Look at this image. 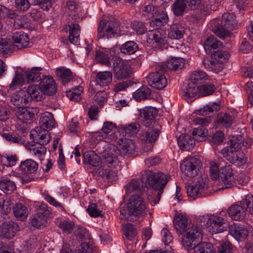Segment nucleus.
I'll return each instance as SVG.
<instances>
[{
	"label": "nucleus",
	"instance_id": "1",
	"mask_svg": "<svg viewBox=\"0 0 253 253\" xmlns=\"http://www.w3.org/2000/svg\"><path fill=\"white\" fill-rule=\"evenodd\" d=\"M170 179L169 175L161 172H154L151 170H145L141 172V181L146 185L148 184L154 190H158L157 198L154 201L156 204L160 200L164 189Z\"/></svg>",
	"mask_w": 253,
	"mask_h": 253
},
{
	"label": "nucleus",
	"instance_id": "2",
	"mask_svg": "<svg viewBox=\"0 0 253 253\" xmlns=\"http://www.w3.org/2000/svg\"><path fill=\"white\" fill-rule=\"evenodd\" d=\"M236 24L235 15L230 13H224L221 20L216 18L211 22L212 31L221 39L228 35L229 31L233 30Z\"/></svg>",
	"mask_w": 253,
	"mask_h": 253
},
{
	"label": "nucleus",
	"instance_id": "3",
	"mask_svg": "<svg viewBox=\"0 0 253 253\" xmlns=\"http://www.w3.org/2000/svg\"><path fill=\"white\" fill-rule=\"evenodd\" d=\"M100 155L104 166L111 169L120 168L121 165L119 159L120 154L117 146L110 144L105 149L101 152Z\"/></svg>",
	"mask_w": 253,
	"mask_h": 253
},
{
	"label": "nucleus",
	"instance_id": "4",
	"mask_svg": "<svg viewBox=\"0 0 253 253\" xmlns=\"http://www.w3.org/2000/svg\"><path fill=\"white\" fill-rule=\"evenodd\" d=\"M117 21L102 19L98 24L97 37L98 39H109L115 37L118 31Z\"/></svg>",
	"mask_w": 253,
	"mask_h": 253
},
{
	"label": "nucleus",
	"instance_id": "5",
	"mask_svg": "<svg viewBox=\"0 0 253 253\" xmlns=\"http://www.w3.org/2000/svg\"><path fill=\"white\" fill-rule=\"evenodd\" d=\"M229 54L225 51L217 50L213 51L211 60L204 62L205 67L210 71L217 73L222 69L223 64L229 59Z\"/></svg>",
	"mask_w": 253,
	"mask_h": 253
},
{
	"label": "nucleus",
	"instance_id": "6",
	"mask_svg": "<svg viewBox=\"0 0 253 253\" xmlns=\"http://www.w3.org/2000/svg\"><path fill=\"white\" fill-rule=\"evenodd\" d=\"M164 72V67L162 65L157 66L156 71L150 73L147 77L148 84L157 89L165 88L168 84V82Z\"/></svg>",
	"mask_w": 253,
	"mask_h": 253
},
{
	"label": "nucleus",
	"instance_id": "7",
	"mask_svg": "<svg viewBox=\"0 0 253 253\" xmlns=\"http://www.w3.org/2000/svg\"><path fill=\"white\" fill-rule=\"evenodd\" d=\"M146 203L143 198L138 195H133L129 198L127 204L128 213L134 216H142L145 214Z\"/></svg>",
	"mask_w": 253,
	"mask_h": 253
},
{
	"label": "nucleus",
	"instance_id": "8",
	"mask_svg": "<svg viewBox=\"0 0 253 253\" xmlns=\"http://www.w3.org/2000/svg\"><path fill=\"white\" fill-rule=\"evenodd\" d=\"M112 68L115 78L118 80L125 79L130 74L129 66L118 56H114L112 58Z\"/></svg>",
	"mask_w": 253,
	"mask_h": 253
},
{
	"label": "nucleus",
	"instance_id": "9",
	"mask_svg": "<svg viewBox=\"0 0 253 253\" xmlns=\"http://www.w3.org/2000/svg\"><path fill=\"white\" fill-rule=\"evenodd\" d=\"M203 218L207 219L206 221V227L209 232L211 234L220 233L226 230L223 224L225 223L224 219L217 215H208L204 216Z\"/></svg>",
	"mask_w": 253,
	"mask_h": 253
},
{
	"label": "nucleus",
	"instance_id": "10",
	"mask_svg": "<svg viewBox=\"0 0 253 253\" xmlns=\"http://www.w3.org/2000/svg\"><path fill=\"white\" fill-rule=\"evenodd\" d=\"M221 153L227 161L236 166H241L247 162V158L240 151L225 147Z\"/></svg>",
	"mask_w": 253,
	"mask_h": 253
},
{
	"label": "nucleus",
	"instance_id": "11",
	"mask_svg": "<svg viewBox=\"0 0 253 253\" xmlns=\"http://www.w3.org/2000/svg\"><path fill=\"white\" fill-rule=\"evenodd\" d=\"M199 160L195 157L185 158L180 164L181 171L187 177H194L198 174L197 166Z\"/></svg>",
	"mask_w": 253,
	"mask_h": 253
},
{
	"label": "nucleus",
	"instance_id": "12",
	"mask_svg": "<svg viewBox=\"0 0 253 253\" xmlns=\"http://www.w3.org/2000/svg\"><path fill=\"white\" fill-rule=\"evenodd\" d=\"M158 113V109L151 106H145L139 110V116L143 126L149 127L154 123Z\"/></svg>",
	"mask_w": 253,
	"mask_h": 253
},
{
	"label": "nucleus",
	"instance_id": "13",
	"mask_svg": "<svg viewBox=\"0 0 253 253\" xmlns=\"http://www.w3.org/2000/svg\"><path fill=\"white\" fill-rule=\"evenodd\" d=\"M112 73L109 71L99 72L92 81V86L95 90H100L108 86L112 81Z\"/></svg>",
	"mask_w": 253,
	"mask_h": 253
},
{
	"label": "nucleus",
	"instance_id": "14",
	"mask_svg": "<svg viewBox=\"0 0 253 253\" xmlns=\"http://www.w3.org/2000/svg\"><path fill=\"white\" fill-rule=\"evenodd\" d=\"M118 150L121 157H130L135 152V145L132 140L121 138L118 140Z\"/></svg>",
	"mask_w": 253,
	"mask_h": 253
},
{
	"label": "nucleus",
	"instance_id": "15",
	"mask_svg": "<svg viewBox=\"0 0 253 253\" xmlns=\"http://www.w3.org/2000/svg\"><path fill=\"white\" fill-rule=\"evenodd\" d=\"M40 91L44 94L52 95L57 90V85L53 78L50 76H44L39 84Z\"/></svg>",
	"mask_w": 253,
	"mask_h": 253
},
{
	"label": "nucleus",
	"instance_id": "16",
	"mask_svg": "<svg viewBox=\"0 0 253 253\" xmlns=\"http://www.w3.org/2000/svg\"><path fill=\"white\" fill-rule=\"evenodd\" d=\"M229 233L233 237H253V227L247 229L244 225L234 223L229 227Z\"/></svg>",
	"mask_w": 253,
	"mask_h": 253
},
{
	"label": "nucleus",
	"instance_id": "17",
	"mask_svg": "<svg viewBox=\"0 0 253 253\" xmlns=\"http://www.w3.org/2000/svg\"><path fill=\"white\" fill-rule=\"evenodd\" d=\"M220 178L224 184V187L222 188H230L233 185L234 176L232 169L230 165H226L221 167L219 169Z\"/></svg>",
	"mask_w": 253,
	"mask_h": 253
},
{
	"label": "nucleus",
	"instance_id": "18",
	"mask_svg": "<svg viewBox=\"0 0 253 253\" xmlns=\"http://www.w3.org/2000/svg\"><path fill=\"white\" fill-rule=\"evenodd\" d=\"M92 174L97 176L101 177L104 180L107 182H113L117 179L118 176L115 170H110L104 169L103 167L94 168L92 170Z\"/></svg>",
	"mask_w": 253,
	"mask_h": 253
},
{
	"label": "nucleus",
	"instance_id": "19",
	"mask_svg": "<svg viewBox=\"0 0 253 253\" xmlns=\"http://www.w3.org/2000/svg\"><path fill=\"white\" fill-rule=\"evenodd\" d=\"M207 189L208 185L206 182L203 180H199L196 184L187 187V194L191 197H201Z\"/></svg>",
	"mask_w": 253,
	"mask_h": 253
},
{
	"label": "nucleus",
	"instance_id": "20",
	"mask_svg": "<svg viewBox=\"0 0 253 253\" xmlns=\"http://www.w3.org/2000/svg\"><path fill=\"white\" fill-rule=\"evenodd\" d=\"M116 128L115 124L112 122H106L104 123L102 129L94 133V136L98 140L108 141L109 140L108 134Z\"/></svg>",
	"mask_w": 253,
	"mask_h": 253
},
{
	"label": "nucleus",
	"instance_id": "21",
	"mask_svg": "<svg viewBox=\"0 0 253 253\" xmlns=\"http://www.w3.org/2000/svg\"><path fill=\"white\" fill-rule=\"evenodd\" d=\"M17 118L24 123H31L34 118L35 113L31 109L24 107H19L15 110Z\"/></svg>",
	"mask_w": 253,
	"mask_h": 253
},
{
	"label": "nucleus",
	"instance_id": "22",
	"mask_svg": "<svg viewBox=\"0 0 253 253\" xmlns=\"http://www.w3.org/2000/svg\"><path fill=\"white\" fill-rule=\"evenodd\" d=\"M227 212L231 218L236 221H241L244 219L246 215V211L241 205L238 204L230 206L228 208Z\"/></svg>",
	"mask_w": 253,
	"mask_h": 253
},
{
	"label": "nucleus",
	"instance_id": "23",
	"mask_svg": "<svg viewBox=\"0 0 253 253\" xmlns=\"http://www.w3.org/2000/svg\"><path fill=\"white\" fill-rule=\"evenodd\" d=\"M140 125L137 122H133L126 125H122L119 126V130L121 133L126 136L130 137L135 136L140 130Z\"/></svg>",
	"mask_w": 253,
	"mask_h": 253
},
{
	"label": "nucleus",
	"instance_id": "24",
	"mask_svg": "<svg viewBox=\"0 0 253 253\" xmlns=\"http://www.w3.org/2000/svg\"><path fill=\"white\" fill-rule=\"evenodd\" d=\"M149 39L152 42L154 47L158 48H162L166 43V34L162 31L156 30L149 34Z\"/></svg>",
	"mask_w": 253,
	"mask_h": 253
},
{
	"label": "nucleus",
	"instance_id": "25",
	"mask_svg": "<svg viewBox=\"0 0 253 253\" xmlns=\"http://www.w3.org/2000/svg\"><path fill=\"white\" fill-rule=\"evenodd\" d=\"M154 18L150 21V25L156 29L164 26L169 22L167 13L161 9H158L155 14Z\"/></svg>",
	"mask_w": 253,
	"mask_h": 253
},
{
	"label": "nucleus",
	"instance_id": "26",
	"mask_svg": "<svg viewBox=\"0 0 253 253\" xmlns=\"http://www.w3.org/2000/svg\"><path fill=\"white\" fill-rule=\"evenodd\" d=\"M12 210L14 216L17 220L24 221L27 219L29 211L25 204L21 203H16Z\"/></svg>",
	"mask_w": 253,
	"mask_h": 253
},
{
	"label": "nucleus",
	"instance_id": "27",
	"mask_svg": "<svg viewBox=\"0 0 253 253\" xmlns=\"http://www.w3.org/2000/svg\"><path fill=\"white\" fill-rule=\"evenodd\" d=\"M12 39L15 44L14 46L18 49L27 47L30 43V39L27 34L22 32L14 33Z\"/></svg>",
	"mask_w": 253,
	"mask_h": 253
},
{
	"label": "nucleus",
	"instance_id": "28",
	"mask_svg": "<svg viewBox=\"0 0 253 253\" xmlns=\"http://www.w3.org/2000/svg\"><path fill=\"white\" fill-rule=\"evenodd\" d=\"M185 33L184 27L179 24H174L168 29V38L171 40H180Z\"/></svg>",
	"mask_w": 253,
	"mask_h": 253
},
{
	"label": "nucleus",
	"instance_id": "29",
	"mask_svg": "<svg viewBox=\"0 0 253 253\" xmlns=\"http://www.w3.org/2000/svg\"><path fill=\"white\" fill-rule=\"evenodd\" d=\"M43 93L40 91L39 85L32 84L29 86L26 91V96L28 98V102L31 100L34 101H41Z\"/></svg>",
	"mask_w": 253,
	"mask_h": 253
},
{
	"label": "nucleus",
	"instance_id": "30",
	"mask_svg": "<svg viewBox=\"0 0 253 253\" xmlns=\"http://www.w3.org/2000/svg\"><path fill=\"white\" fill-rule=\"evenodd\" d=\"M38 167V164L35 161L29 159L22 161L19 169L23 174H31L36 172Z\"/></svg>",
	"mask_w": 253,
	"mask_h": 253
},
{
	"label": "nucleus",
	"instance_id": "31",
	"mask_svg": "<svg viewBox=\"0 0 253 253\" xmlns=\"http://www.w3.org/2000/svg\"><path fill=\"white\" fill-rule=\"evenodd\" d=\"M199 96V86L191 83L187 85L182 91V96L187 102L191 101V99L196 96Z\"/></svg>",
	"mask_w": 253,
	"mask_h": 253
},
{
	"label": "nucleus",
	"instance_id": "32",
	"mask_svg": "<svg viewBox=\"0 0 253 253\" xmlns=\"http://www.w3.org/2000/svg\"><path fill=\"white\" fill-rule=\"evenodd\" d=\"M174 227L179 235L184 234L188 227V218L186 215H178L173 221Z\"/></svg>",
	"mask_w": 253,
	"mask_h": 253
},
{
	"label": "nucleus",
	"instance_id": "33",
	"mask_svg": "<svg viewBox=\"0 0 253 253\" xmlns=\"http://www.w3.org/2000/svg\"><path fill=\"white\" fill-rule=\"evenodd\" d=\"M10 101L17 108L23 107L24 104L28 103V98L26 96V91L23 90L16 91L11 95Z\"/></svg>",
	"mask_w": 253,
	"mask_h": 253
},
{
	"label": "nucleus",
	"instance_id": "34",
	"mask_svg": "<svg viewBox=\"0 0 253 253\" xmlns=\"http://www.w3.org/2000/svg\"><path fill=\"white\" fill-rule=\"evenodd\" d=\"M222 47V43L213 36L209 37L205 42L204 48L207 52H211L219 50Z\"/></svg>",
	"mask_w": 253,
	"mask_h": 253
},
{
	"label": "nucleus",
	"instance_id": "35",
	"mask_svg": "<svg viewBox=\"0 0 253 253\" xmlns=\"http://www.w3.org/2000/svg\"><path fill=\"white\" fill-rule=\"evenodd\" d=\"M55 74L60 78L64 85L67 84L73 78L72 73L70 70L65 67L57 68L55 71Z\"/></svg>",
	"mask_w": 253,
	"mask_h": 253
},
{
	"label": "nucleus",
	"instance_id": "36",
	"mask_svg": "<svg viewBox=\"0 0 253 253\" xmlns=\"http://www.w3.org/2000/svg\"><path fill=\"white\" fill-rule=\"evenodd\" d=\"M69 40L74 44L78 45L80 43V27L78 24L69 25Z\"/></svg>",
	"mask_w": 253,
	"mask_h": 253
},
{
	"label": "nucleus",
	"instance_id": "37",
	"mask_svg": "<svg viewBox=\"0 0 253 253\" xmlns=\"http://www.w3.org/2000/svg\"><path fill=\"white\" fill-rule=\"evenodd\" d=\"M84 161L91 165V171L94 168H99L100 165V158L94 152H86L83 154Z\"/></svg>",
	"mask_w": 253,
	"mask_h": 253
},
{
	"label": "nucleus",
	"instance_id": "38",
	"mask_svg": "<svg viewBox=\"0 0 253 253\" xmlns=\"http://www.w3.org/2000/svg\"><path fill=\"white\" fill-rule=\"evenodd\" d=\"M160 132L158 129H149L141 133V140L145 143H152L157 139Z\"/></svg>",
	"mask_w": 253,
	"mask_h": 253
},
{
	"label": "nucleus",
	"instance_id": "39",
	"mask_svg": "<svg viewBox=\"0 0 253 253\" xmlns=\"http://www.w3.org/2000/svg\"><path fill=\"white\" fill-rule=\"evenodd\" d=\"M177 142L180 148L186 151L191 150L194 146V140L189 135H181L177 139Z\"/></svg>",
	"mask_w": 253,
	"mask_h": 253
},
{
	"label": "nucleus",
	"instance_id": "40",
	"mask_svg": "<svg viewBox=\"0 0 253 253\" xmlns=\"http://www.w3.org/2000/svg\"><path fill=\"white\" fill-rule=\"evenodd\" d=\"M16 188L14 182L9 178L5 177L0 179V189L5 194H11Z\"/></svg>",
	"mask_w": 253,
	"mask_h": 253
},
{
	"label": "nucleus",
	"instance_id": "41",
	"mask_svg": "<svg viewBox=\"0 0 253 253\" xmlns=\"http://www.w3.org/2000/svg\"><path fill=\"white\" fill-rule=\"evenodd\" d=\"M171 70H178L181 69L184 65V60L182 58L171 57L168 59L165 64L162 65Z\"/></svg>",
	"mask_w": 253,
	"mask_h": 253
},
{
	"label": "nucleus",
	"instance_id": "42",
	"mask_svg": "<svg viewBox=\"0 0 253 253\" xmlns=\"http://www.w3.org/2000/svg\"><path fill=\"white\" fill-rule=\"evenodd\" d=\"M40 123L43 128L51 129L54 126L55 121L52 114L49 112L43 113L40 120Z\"/></svg>",
	"mask_w": 253,
	"mask_h": 253
},
{
	"label": "nucleus",
	"instance_id": "43",
	"mask_svg": "<svg viewBox=\"0 0 253 253\" xmlns=\"http://www.w3.org/2000/svg\"><path fill=\"white\" fill-rule=\"evenodd\" d=\"M42 68L40 67H34L25 72V77L29 83L39 82L41 80V71Z\"/></svg>",
	"mask_w": 253,
	"mask_h": 253
},
{
	"label": "nucleus",
	"instance_id": "44",
	"mask_svg": "<svg viewBox=\"0 0 253 253\" xmlns=\"http://www.w3.org/2000/svg\"><path fill=\"white\" fill-rule=\"evenodd\" d=\"M151 95L150 88L146 86H142L133 93V97L137 101L149 99Z\"/></svg>",
	"mask_w": 253,
	"mask_h": 253
},
{
	"label": "nucleus",
	"instance_id": "45",
	"mask_svg": "<svg viewBox=\"0 0 253 253\" xmlns=\"http://www.w3.org/2000/svg\"><path fill=\"white\" fill-rule=\"evenodd\" d=\"M187 8V2L185 0H175L172 6V10L176 16L183 15Z\"/></svg>",
	"mask_w": 253,
	"mask_h": 253
},
{
	"label": "nucleus",
	"instance_id": "46",
	"mask_svg": "<svg viewBox=\"0 0 253 253\" xmlns=\"http://www.w3.org/2000/svg\"><path fill=\"white\" fill-rule=\"evenodd\" d=\"M196 253H215V249L212 244L208 242H198L195 248Z\"/></svg>",
	"mask_w": 253,
	"mask_h": 253
},
{
	"label": "nucleus",
	"instance_id": "47",
	"mask_svg": "<svg viewBox=\"0 0 253 253\" xmlns=\"http://www.w3.org/2000/svg\"><path fill=\"white\" fill-rule=\"evenodd\" d=\"M208 78L207 74L201 70H196L191 73L189 80L192 83L200 84L203 83Z\"/></svg>",
	"mask_w": 253,
	"mask_h": 253
},
{
	"label": "nucleus",
	"instance_id": "48",
	"mask_svg": "<svg viewBox=\"0 0 253 253\" xmlns=\"http://www.w3.org/2000/svg\"><path fill=\"white\" fill-rule=\"evenodd\" d=\"M120 50L125 54H133L138 50V45L134 41H127L121 45Z\"/></svg>",
	"mask_w": 253,
	"mask_h": 253
},
{
	"label": "nucleus",
	"instance_id": "49",
	"mask_svg": "<svg viewBox=\"0 0 253 253\" xmlns=\"http://www.w3.org/2000/svg\"><path fill=\"white\" fill-rule=\"evenodd\" d=\"M15 46L9 39L1 38L0 40V54H7L11 53Z\"/></svg>",
	"mask_w": 253,
	"mask_h": 253
},
{
	"label": "nucleus",
	"instance_id": "50",
	"mask_svg": "<svg viewBox=\"0 0 253 253\" xmlns=\"http://www.w3.org/2000/svg\"><path fill=\"white\" fill-rule=\"evenodd\" d=\"M162 245H161V249L163 251L161 250H153L150 251L148 252H146L145 253H172L173 252V249H172V238H162Z\"/></svg>",
	"mask_w": 253,
	"mask_h": 253
},
{
	"label": "nucleus",
	"instance_id": "51",
	"mask_svg": "<svg viewBox=\"0 0 253 253\" xmlns=\"http://www.w3.org/2000/svg\"><path fill=\"white\" fill-rule=\"evenodd\" d=\"M29 150L31 155L35 158H37L40 161L44 159L46 152V148L43 145H40L39 146H36L32 144L31 147L29 148Z\"/></svg>",
	"mask_w": 253,
	"mask_h": 253
},
{
	"label": "nucleus",
	"instance_id": "52",
	"mask_svg": "<svg viewBox=\"0 0 253 253\" xmlns=\"http://www.w3.org/2000/svg\"><path fill=\"white\" fill-rule=\"evenodd\" d=\"M186 237H202L203 231L202 227L198 225H189L184 233Z\"/></svg>",
	"mask_w": 253,
	"mask_h": 253
},
{
	"label": "nucleus",
	"instance_id": "53",
	"mask_svg": "<svg viewBox=\"0 0 253 253\" xmlns=\"http://www.w3.org/2000/svg\"><path fill=\"white\" fill-rule=\"evenodd\" d=\"M73 253H98L96 248L90 242H84L82 243L78 250Z\"/></svg>",
	"mask_w": 253,
	"mask_h": 253
},
{
	"label": "nucleus",
	"instance_id": "54",
	"mask_svg": "<svg viewBox=\"0 0 253 253\" xmlns=\"http://www.w3.org/2000/svg\"><path fill=\"white\" fill-rule=\"evenodd\" d=\"M220 109V106L218 103H212L207 105L202 109L198 110L199 114L203 116H210L211 113L217 112Z\"/></svg>",
	"mask_w": 253,
	"mask_h": 253
},
{
	"label": "nucleus",
	"instance_id": "55",
	"mask_svg": "<svg viewBox=\"0 0 253 253\" xmlns=\"http://www.w3.org/2000/svg\"><path fill=\"white\" fill-rule=\"evenodd\" d=\"M208 130L203 126H201L195 128L192 132L194 140L197 141H204L208 135Z\"/></svg>",
	"mask_w": 253,
	"mask_h": 253
},
{
	"label": "nucleus",
	"instance_id": "56",
	"mask_svg": "<svg viewBox=\"0 0 253 253\" xmlns=\"http://www.w3.org/2000/svg\"><path fill=\"white\" fill-rule=\"evenodd\" d=\"M1 162L6 167L15 166L18 160L16 154H5L0 158Z\"/></svg>",
	"mask_w": 253,
	"mask_h": 253
},
{
	"label": "nucleus",
	"instance_id": "57",
	"mask_svg": "<svg viewBox=\"0 0 253 253\" xmlns=\"http://www.w3.org/2000/svg\"><path fill=\"white\" fill-rule=\"evenodd\" d=\"M240 247L244 249L246 253H253V242L249 238H236Z\"/></svg>",
	"mask_w": 253,
	"mask_h": 253
},
{
	"label": "nucleus",
	"instance_id": "58",
	"mask_svg": "<svg viewBox=\"0 0 253 253\" xmlns=\"http://www.w3.org/2000/svg\"><path fill=\"white\" fill-rule=\"evenodd\" d=\"M216 88L212 84H207L199 86V96H205L212 94Z\"/></svg>",
	"mask_w": 253,
	"mask_h": 253
},
{
	"label": "nucleus",
	"instance_id": "59",
	"mask_svg": "<svg viewBox=\"0 0 253 253\" xmlns=\"http://www.w3.org/2000/svg\"><path fill=\"white\" fill-rule=\"evenodd\" d=\"M230 146L227 148L240 151L243 145V138L241 135L233 136L230 140Z\"/></svg>",
	"mask_w": 253,
	"mask_h": 253
},
{
	"label": "nucleus",
	"instance_id": "60",
	"mask_svg": "<svg viewBox=\"0 0 253 253\" xmlns=\"http://www.w3.org/2000/svg\"><path fill=\"white\" fill-rule=\"evenodd\" d=\"M83 92V88L82 86H78L72 88L67 93V95L71 100L78 101L81 100L82 94Z\"/></svg>",
	"mask_w": 253,
	"mask_h": 253
},
{
	"label": "nucleus",
	"instance_id": "61",
	"mask_svg": "<svg viewBox=\"0 0 253 253\" xmlns=\"http://www.w3.org/2000/svg\"><path fill=\"white\" fill-rule=\"evenodd\" d=\"M234 121V117L226 113L223 116L218 117L217 123L220 125L228 128L232 125Z\"/></svg>",
	"mask_w": 253,
	"mask_h": 253
},
{
	"label": "nucleus",
	"instance_id": "62",
	"mask_svg": "<svg viewBox=\"0 0 253 253\" xmlns=\"http://www.w3.org/2000/svg\"><path fill=\"white\" fill-rule=\"evenodd\" d=\"M122 230L126 237H134L137 235L136 228L130 223L123 225Z\"/></svg>",
	"mask_w": 253,
	"mask_h": 253
},
{
	"label": "nucleus",
	"instance_id": "63",
	"mask_svg": "<svg viewBox=\"0 0 253 253\" xmlns=\"http://www.w3.org/2000/svg\"><path fill=\"white\" fill-rule=\"evenodd\" d=\"M233 248L231 244L228 241L220 242L217 247V253H232Z\"/></svg>",
	"mask_w": 253,
	"mask_h": 253
},
{
	"label": "nucleus",
	"instance_id": "64",
	"mask_svg": "<svg viewBox=\"0 0 253 253\" xmlns=\"http://www.w3.org/2000/svg\"><path fill=\"white\" fill-rule=\"evenodd\" d=\"M243 206L246 207V210L249 211L252 214H253V196L247 195L245 198L240 202Z\"/></svg>",
	"mask_w": 253,
	"mask_h": 253
}]
</instances>
